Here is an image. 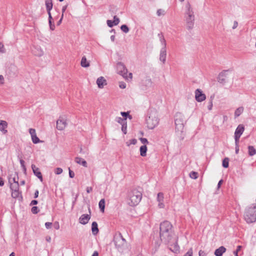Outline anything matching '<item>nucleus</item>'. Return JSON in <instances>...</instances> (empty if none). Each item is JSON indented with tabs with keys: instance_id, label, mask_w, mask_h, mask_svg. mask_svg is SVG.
<instances>
[{
	"instance_id": "obj_1",
	"label": "nucleus",
	"mask_w": 256,
	"mask_h": 256,
	"mask_svg": "<svg viewBox=\"0 0 256 256\" xmlns=\"http://www.w3.org/2000/svg\"><path fill=\"white\" fill-rule=\"evenodd\" d=\"M172 224L166 220L160 224V238L164 243H168L172 236Z\"/></svg>"
},
{
	"instance_id": "obj_2",
	"label": "nucleus",
	"mask_w": 256,
	"mask_h": 256,
	"mask_svg": "<svg viewBox=\"0 0 256 256\" xmlns=\"http://www.w3.org/2000/svg\"><path fill=\"white\" fill-rule=\"evenodd\" d=\"M244 217V220L248 224L256 222V204H252L246 208Z\"/></svg>"
},
{
	"instance_id": "obj_3",
	"label": "nucleus",
	"mask_w": 256,
	"mask_h": 256,
	"mask_svg": "<svg viewBox=\"0 0 256 256\" xmlns=\"http://www.w3.org/2000/svg\"><path fill=\"white\" fill-rule=\"evenodd\" d=\"M142 194L140 192L136 189L132 190L128 194L127 202L132 206H136L142 200Z\"/></svg>"
},
{
	"instance_id": "obj_4",
	"label": "nucleus",
	"mask_w": 256,
	"mask_h": 256,
	"mask_svg": "<svg viewBox=\"0 0 256 256\" xmlns=\"http://www.w3.org/2000/svg\"><path fill=\"white\" fill-rule=\"evenodd\" d=\"M186 7V11L184 14V18L186 24V28L190 30L194 25V12L190 3H188Z\"/></svg>"
},
{
	"instance_id": "obj_5",
	"label": "nucleus",
	"mask_w": 256,
	"mask_h": 256,
	"mask_svg": "<svg viewBox=\"0 0 256 256\" xmlns=\"http://www.w3.org/2000/svg\"><path fill=\"white\" fill-rule=\"evenodd\" d=\"M114 242L116 248L120 252H123L128 248L126 242L120 232H117L114 234Z\"/></svg>"
},
{
	"instance_id": "obj_6",
	"label": "nucleus",
	"mask_w": 256,
	"mask_h": 256,
	"mask_svg": "<svg viewBox=\"0 0 256 256\" xmlns=\"http://www.w3.org/2000/svg\"><path fill=\"white\" fill-rule=\"evenodd\" d=\"M148 114V116L146 118L147 127L149 129L152 130L158 126L159 122L158 114L156 111L151 110Z\"/></svg>"
},
{
	"instance_id": "obj_7",
	"label": "nucleus",
	"mask_w": 256,
	"mask_h": 256,
	"mask_svg": "<svg viewBox=\"0 0 256 256\" xmlns=\"http://www.w3.org/2000/svg\"><path fill=\"white\" fill-rule=\"evenodd\" d=\"M67 118L65 116H60L56 121V128L59 130H64L67 126Z\"/></svg>"
},
{
	"instance_id": "obj_8",
	"label": "nucleus",
	"mask_w": 256,
	"mask_h": 256,
	"mask_svg": "<svg viewBox=\"0 0 256 256\" xmlns=\"http://www.w3.org/2000/svg\"><path fill=\"white\" fill-rule=\"evenodd\" d=\"M116 70L118 74L122 76L124 78H128V70L122 63L118 62L117 64Z\"/></svg>"
},
{
	"instance_id": "obj_9",
	"label": "nucleus",
	"mask_w": 256,
	"mask_h": 256,
	"mask_svg": "<svg viewBox=\"0 0 256 256\" xmlns=\"http://www.w3.org/2000/svg\"><path fill=\"white\" fill-rule=\"evenodd\" d=\"M18 177L17 174L14 172H12L8 176V182L10 185V188H12L14 184H18Z\"/></svg>"
},
{
	"instance_id": "obj_10",
	"label": "nucleus",
	"mask_w": 256,
	"mask_h": 256,
	"mask_svg": "<svg viewBox=\"0 0 256 256\" xmlns=\"http://www.w3.org/2000/svg\"><path fill=\"white\" fill-rule=\"evenodd\" d=\"M12 190V196L13 198H18V200H21L22 198V196L19 192V185L14 184L12 186V188H10Z\"/></svg>"
},
{
	"instance_id": "obj_11",
	"label": "nucleus",
	"mask_w": 256,
	"mask_h": 256,
	"mask_svg": "<svg viewBox=\"0 0 256 256\" xmlns=\"http://www.w3.org/2000/svg\"><path fill=\"white\" fill-rule=\"evenodd\" d=\"M195 98L198 102H202L206 100V96L200 89H197L195 91Z\"/></svg>"
},
{
	"instance_id": "obj_12",
	"label": "nucleus",
	"mask_w": 256,
	"mask_h": 256,
	"mask_svg": "<svg viewBox=\"0 0 256 256\" xmlns=\"http://www.w3.org/2000/svg\"><path fill=\"white\" fill-rule=\"evenodd\" d=\"M90 218V215L88 214H83L79 218V222L81 224H86L88 223Z\"/></svg>"
},
{
	"instance_id": "obj_13",
	"label": "nucleus",
	"mask_w": 256,
	"mask_h": 256,
	"mask_svg": "<svg viewBox=\"0 0 256 256\" xmlns=\"http://www.w3.org/2000/svg\"><path fill=\"white\" fill-rule=\"evenodd\" d=\"M164 194L162 192H158L157 194V201L158 202V206L160 208H162L164 207Z\"/></svg>"
},
{
	"instance_id": "obj_14",
	"label": "nucleus",
	"mask_w": 256,
	"mask_h": 256,
	"mask_svg": "<svg viewBox=\"0 0 256 256\" xmlns=\"http://www.w3.org/2000/svg\"><path fill=\"white\" fill-rule=\"evenodd\" d=\"M44 54V50L39 46H35L34 50H33V54L37 56H41Z\"/></svg>"
},
{
	"instance_id": "obj_15",
	"label": "nucleus",
	"mask_w": 256,
	"mask_h": 256,
	"mask_svg": "<svg viewBox=\"0 0 256 256\" xmlns=\"http://www.w3.org/2000/svg\"><path fill=\"white\" fill-rule=\"evenodd\" d=\"M166 48H162L160 50V60L164 64L166 62Z\"/></svg>"
},
{
	"instance_id": "obj_16",
	"label": "nucleus",
	"mask_w": 256,
	"mask_h": 256,
	"mask_svg": "<svg viewBox=\"0 0 256 256\" xmlns=\"http://www.w3.org/2000/svg\"><path fill=\"white\" fill-rule=\"evenodd\" d=\"M96 84L100 88H102L104 86L106 85V80L103 76L99 77L96 80Z\"/></svg>"
},
{
	"instance_id": "obj_17",
	"label": "nucleus",
	"mask_w": 256,
	"mask_h": 256,
	"mask_svg": "<svg viewBox=\"0 0 256 256\" xmlns=\"http://www.w3.org/2000/svg\"><path fill=\"white\" fill-rule=\"evenodd\" d=\"M8 128V123L5 120H0V130L4 134H6L8 131L6 128Z\"/></svg>"
},
{
	"instance_id": "obj_18",
	"label": "nucleus",
	"mask_w": 256,
	"mask_h": 256,
	"mask_svg": "<svg viewBox=\"0 0 256 256\" xmlns=\"http://www.w3.org/2000/svg\"><path fill=\"white\" fill-rule=\"evenodd\" d=\"M244 130V127L242 124H239L236 130L234 136H240Z\"/></svg>"
},
{
	"instance_id": "obj_19",
	"label": "nucleus",
	"mask_w": 256,
	"mask_h": 256,
	"mask_svg": "<svg viewBox=\"0 0 256 256\" xmlns=\"http://www.w3.org/2000/svg\"><path fill=\"white\" fill-rule=\"evenodd\" d=\"M226 251V248L223 246H221L219 248L216 250L214 252V254L216 256H222V254L224 253Z\"/></svg>"
},
{
	"instance_id": "obj_20",
	"label": "nucleus",
	"mask_w": 256,
	"mask_h": 256,
	"mask_svg": "<svg viewBox=\"0 0 256 256\" xmlns=\"http://www.w3.org/2000/svg\"><path fill=\"white\" fill-rule=\"evenodd\" d=\"M45 4L48 14H51L50 10L53 6L52 0H46Z\"/></svg>"
},
{
	"instance_id": "obj_21",
	"label": "nucleus",
	"mask_w": 256,
	"mask_h": 256,
	"mask_svg": "<svg viewBox=\"0 0 256 256\" xmlns=\"http://www.w3.org/2000/svg\"><path fill=\"white\" fill-rule=\"evenodd\" d=\"M92 232L94 235L96 234L98 232V224L96 222H94L92 224Z\"/></svg>"
},
{
	"instance_id": "obj_22",
	"label": "nucleus",
	"mask_w": 256,
	"mask_h": 256,
	"mask_svg": "<svg viewBox=\"0 0 256 256\" xmlns=\"http://www.w3.org/2000/svg\"><path fill=\"white\" fill-rule=\"evenodd\" d=\"M75 162L77 164H82L84 167H87L86 162L81 158H78V157L76 158L75 159Z\"/></svg>"
},
{
	"instance_id": "obj_23",
	"label": "nucleus",
	"mask_w": 256,
	"mask_h": 256,
	"mask_svg": "<svg viewBox=\"0 0 256 256\" xmlns=\"http://www.w3.org/2000/svg\"><path fill=\"white\" fill-rule=\"evenodd\" d=\"M34 168L35 166H33V173L40 179V182H42L43 179L41 172L39 171L38 168L34 169Z\"/></svg>"
},
{
	"instance_id": "obj_24",
	"label": "nucleus",
	"mask_w": 256,
	"mask_h": 256,
	"mask_svg": "<svg viewBox=\"0 0 256 256\" xmlns=\"http://www.w3.org/2000/svg\"><path fill=\"white\" fill-rule=\"evenodd\" d=\"M48 15V24L50 26V30H54L55 29V25L54 24L53 19L51 14Z\"/></svg>"
},
{
	"instance_id": "obj_25",
	"label": "nucleus",
	"mask_w": 256,
	"mask_h": 256,
	"mask_svg": "<svg viewBox=\"0 0 256 256\" xmlns=\"http://www.w3.org/2000/svg\"><path fill=\"white\" fill-rule=\"evenodd\" d=\"M80 65L82 67L88 68L90 66V63L86 60V58L85 56H83L82 58Z\"/></svg>"
},
{
	"instance_id": "obj_26",
	"label": "nucleus",
	"mask_w": 256,
	"mask_h": 256,
	"mask_svg": "<svg viewBox=\"0 0 256 256\" xmlns=\"http://www.w3.org/2000/svg\"><path fill=\"white\" fill-rule=\"evenodd\" d=\"M158 36H159L160 41L162 46V48H166V42L163 34H159Z\"/></svg>"
},
{
	"instance_id": "obj_27",
	"label": "nucleus",
	"mask_w": 256,
	"mask_h": 256,
	"mask_svg": "<svg viewBox=\"0 0 256 256\" xmlns=\"http://www.w3.org/2000/svg\"><path fill=\"white\" fill-rule=\"evenodd\" d=\"M147 147L146 145H143L140 147V154L142 156H145L146 154Z\"/></svg>"
},
{
	"instance_id": "obj_28",
	"label": "nucleus",
	"mask_w": 256,
	"mask_h": 256,
	"mask_svg": "<svg viewBox=\"0 0 256 256\" xmlns=\"http://www.w3.org/2000/svg\"><path fill=\"white\" fill-rule=\"evenodd\" d=\"M244 110V108L242 106H240L236 108L234 112L235 118L239 116L243 112Z\"/></svg>"
},
{
	"instance_id": "obj_29",
	"label": "nucleus",
	"mask_w": 256,
	"mask_h": 256,
	"mask_svg": "<svg viewBox=\"0 0 256 256\" xmlns=\"http://www.w3.org/2000/svg\"><path fill=\"white\" fill-rule=\"evenodd\" d=\"M98 206L100 210V211L102 212L104 211V208H105V200L104 199L102 198L100 200L98 203Z\"/></svg>"
},
{
	"instance_id": "obj_30",
	"label": "nucleus",
	"mask_w": 256,
	"mask_h": 256,
	"mask_svg": "<svg viewBox=\"0 0 256 256\" xmlns=\"http://www.w3.org/2000/svg\"><path fill=\"white\" fill-rule=\"evenodd\" d=\"M248 153L250 156H253L256 154V150L253 146H248Z\"/></svg>"
},
{
	"instance_id": "obj_31",
	"label": "nucleus",
	"mask_w": 256,
	"mask_h": 256,
	"mask_svg": "<svg viewBox=\"0 0 256 256\" xmlns=\"http://www.w3.org/2000/svg\"><path fill=\"white\" fill-rule=\"evenodd\" d=\"M44 141L40 140L36 134L35 130L33 129V143L38 144V142H43Z\"/></svg>"
},
{
	"instance_id": "obj_32",
	"label": "nucleus",
	"mask_w": 256,
	"mask_h": 256,
	"mask_svg": "<svg viewBox=\"0 0 256 256\" xmlns=\"http://www.w3.org/2000/svg\"><path fill=\"white\" fill-rule=\"evenodd\" d=\"M116 120L119 124H120L121 125L125 124L126 122V118H122L120 117H117L116 118Z\"/></svg>"
},
{
	"instance_id": "obj_33",
	"label": "nucleus",
	"mask_w": 256,
	"mask_h": 256,
	"mask_svg": "<svg viewBox=\"0 0 256 256\" xmlns=\"http://www.w3.org/2000/svg\"><path fill=\"white\" fill-rule=\"evenodd\" d=\"M229 159L228 158H226L222 161V166L224 168H227L228 166Z\"/></svg>"
},
{
	"instance_id": "obj_34",
	"label": "nucleus",
	"mask_w": 256,
	"mask_h": 256,
	"mask_svg": "<svg viewBox=\"0 0 256 256\" xmlns=\"http://www.w3.org/2000/svg\"><path fill=\"white\" fill-rule=\"evenodd\" d=\"M175 123H176V128L178 130H180V132H182V130L184 129V125H183V124H177V120H176Z\"/></svg>"
},
{
	"instance_id": "obj_35",
	"label": "nucleus",
	"mask_w": 256,
	"mask_h": 256,
	"mask_svg": "<svg viewBox=\"0 0 256 256\" xmlns=\"http://www.w3.org/2000/svg\"><path fill=\"white\" fill-rule=\"evenodd\" d=\"M120 114L122 116L124 117V118H128L130 120L132 118V116L130 115L128 112H121Z\"/></svg>"
},
{
	"instance_id": "obj_36",
	"label": "nucleus",
	"mask_w": 256,
	"mask_h": 256,
	"mask_svg": "<svg viewBox=\"0 0 256 256\" xmlns=\"http://www.w3.org/2000/svg\"><path fill=\"white\" fill-rule=\"evenodd\" d=\"M121 30L125 33H128L129 32V28L126 24H123L120 27Z\"/></svg>"
},
{
	"instance_id": "obj_37",
	"label": "nucleus",
	"mask_w": 256,
	"mask_h": 256,
	"mask_svg": "<svg viewBox=\"0 0 256 256\" xmlns=\"http://www.w3.org/2000/svg\"><path fill=\"white\" fill-rule=\"evenodd\" d=\"M198 174L195 172H192L190 174V176L193 179H196L198 178Z\"/></svg>"
},
{
	"instance_id": "obj_38",
	"label": "nucleus",
	"mask_w": 256,
	"mask_h": 256,
	"mask_svg": "<svg viewBox=\"0 0 256 256\" xmlns=\"http://www.w3.org/2000/svg\"><path fill=\"white\" fill-rule=\"evenodd\" d=\"M126 128H127L126 122L125 124L122 125V130L124 132V134H126Z\"/></svg>"
},
{
	"instance_id": "obj_39",
	"label": "nucleus",
	"mask_w": 256,
	"mask_h": 256,
	"mask_svg": "<svg viewBox=\"0 0 256 256\" xmlns=\"http://www.w3.org/2000/svg\"><path fill=\"white\" fill-rule=\"evenodd\" d=\"M120 22V19L116 16H114L113 23L115 26L118 25Z\"/></svg>"
},
{
	"instance_id": "obj_40",
	"label": "nucleus",
	"mask_w": 256,
	"mask_h": 256,
	"mask_svg": "<svg viewBox=\"0 0 256 256\" xmlns=\"http://www.w3.org/2000/svg\"><path fill=\"white\" fill-rule=\"evenodd\" d=\"M156 14L158 16H164V10L162 9H159L157 10Z\"/></svg>"
},
{
	"instance_id": "obj_41",
	"label": "nucleus",
	"mask_w": 256,
	"mask_h": 256,
	"mask_svg": "<svg viewBox=\"0 0 256 256\" xmlns=\"http://www.w3.org/2000/svg\"><path fill=\"white\" fill-rule=\"evenodd\" d=\"M192 249L190 248L184 256H192Z\"/></svg>"
},
{
	"instance_id": "obj_42",
	"label": "nucleus",
	"mask_w": 256,
	"mask_h": 256,
	"mask_svg": "<svg viewBox=\"0 0 256 256\" xmlns=\"http://www.w3.org/2000/svg\"><path fill=\"white\" fill-rule=\"evenodd\" d=\"M62 168H56V170H54V172L56 174H62Z\"/></svg>"
},
{
	"instance_id": "obj_43",
	"label": "nucleus",
	"mask_w": 256,
	"mask_h": 256,
	"mask_svg": "<svg viewBox=\"0 0 256 256\" xmlns=\"http://www.w3.org/2000/svg\"><path fill=\"white\" fill-rule=\"evenodd\" d=\"M6 52V50L4 46V45L0 42V52L1 53H4Z\"/></svg>"
},
{
	"instance_id": "obj_44",
	"label": "nucleus",
	"mask_w": 256,
	"mask_h": 256,
	"mask_svg": "<svg viewBox=\"0 0 256 256\" xmlns=\"http://www.w3.org/2000/svg\"><path fill=\"white\" fill-rule=\"evenodd\" d=\"M106 23L108 26L110 28H112L114 26H115L113 23V21L111 20H107Z\"/></svg>"
},
{
	"instance_id": "obj_45",
	"label": "nucleus",
	"mask_w": 256,
	"mask_h": 256,
	"mask_svg": "<svg viewBox=\"0 0 256 256\" xmlns=\"http://www.w3.org/2000/svg\"><path fill=\"white\" fill-rule=\"evenodd\" d=\"M4 78L3 76L0 75V86H2L4 84Z\"/></svg>"
},
{
	"instance_id": "obj_46",
	"label": "nucleus",
	"mask_w": 256,
	"mask_h": 256,
	"mask_svg": "<svg viewBox=\"0 0 256 256\" xmlns=\"http://www.w3.org/2000/svg\"><path fill=\"white\" fill-rule=\"evenodd\" d=\"M53 226L56 230H58L60 228V224L58 222H54Z\"/></svg>"
},
{
	"instance_id": "obj_47",
	"label": "nucleus",
	"mask_w": 256,
	"mask_h": 256,
	"mask_svg": "<svg viewBox=\"0 0 256 256\" xmlns=\"http://www.w3.org/2000/svg\"><path fill=\"white\" fill-rule=\"evenodd\" d=\"M240 136H234V140H235V144L236 146H238L239 139Z\"/></svg>"
},
{
	"instance_id": "obj_48",
	"label": "nucleus",
	"mask_w": 256,
	"mask_h": 256,
	"mask_svg": "<svg viewBox=\"0 0 256 256\" xmlns=\"http://www.w3.org/2000/svg\"><path fill=\"white\" fill-rule=\"evenodd\" d=\"M52 226V223L50 222H46L45 223L46 228L48 229L51 228Z\"/></svg>"
},
{
	"instance_id": "obj_49",
	"label": "nucleus",
	"mask_w": 256,
	"mask_h": 256,
	"mask_svg": "<svg viewBox=\"0 0 256 256\" xmlns=\"http://www.w3.org/2000/svg\"><path fill=\"white\" fill-rule=\"evenodd\" d=\"M40 211L39 209L38 208V207L36 206H33V214H37Z\"/></svg>"
},
{
	"instance_id": "obj_50",
	"label": "nucleus",
	"mask_w": 256,
	"mask_h": 256,
	"mask_svg": "<svg viewBox=\"0 0 256 256\" xmlns=\"http://www.w3.org/2000/svg\"><path fill=\"white\" fill-rule=\"evenodd\" d=\"M140 142H142V143L143 144H146L148 143V140L146 138H140Z\"/></svg>"
},
{
	"instance_id": "obj_51",
	"label": "nucleus",
	"mask_w": 256,
	"mask_h": 256,
	"mask_svg": "<svg viewBox=\"0 0 256 256\" xmlns=\"http://www.w3.org/2000/svg\"><path fill=\"white\" fill-rule=\"evenodd\" d=\"M69 176L71 178H73L74 176V173L69 168Z\"/></svg>"
},
{
	"instance_id": "obj_52",
	"label": "nucleus",
	"mask_w": 256,
	"mask_h": 256,
	"mask_svg": "<svg viewBox=\"0 0 256 256\" xmlns=\"http://www.w3.org/2000/svg\"><path fill=\"white\" fill-rule=\"evenodd\" d=\"M198 254H199V256H206V252L202 250H200L199 251Z\"/></svg>"
},
{
	"instance_id": "obj_53",
	"label": "nucleus",
	"mask_w": 256,
	"mask_h": 256,
	"mask_svg": "<svg viewBox=\"0 0 256 256\" xmlns=\"http://www.w3.org/2000/svg\"><path fill=\"white\" fill-rule=\"evenodd\" d=\"M136 139H132V140H130V144H127V145L128 146H130V144H135L136 143Z\"/></svg>"
},
{
	"instance_id": "obj_54",
	"label": "nucleus",
	"mask_w": 256,
	"mask_h": 256,
	"mask_svg": "<svg viewBox=\"0 0 256 256\" xmlns=\"http://www.w3.org/2000/svg\"><path fill=\"white\" fill-rule=\"evenodd\" d=\"M238 26V22L236 21L234 22V25L232 26V29L236 28Z\"/></svg>"
},
{
	"instance_id": "obj_55",
	"label": "nucleus",
	"mask_w": 256,
	"mask_h": 256,
	"mask_svg": "<svg viewBox=\"0 0 256 256\" xmlns=\"http://www.w3.org/2000/svg\"><path fill=\"white\" fill-rule=\"evenodd\" d=\"M120 87L121 88H125L126 87V84L124 82H122L120 84Z\"/></svg>"
},
{
	"instance_id": "obj_56",
	"label": "nucleus",
	"mask_w": 256,
	"mask_h": 256,
	"mask_svg": "<svg viewBox=\"0 0 256 256\" xmlns=\"http://www.w3.org/2000/svg\"><path fill=\"white\" fill-rule=\"evenodd\" d=\"M223 75L224 73H221L219 76V81L220 82H221L225 80L224 78L220 79V77L222 76Z\"/></svg>"
},
{
	"instance_id": "obj_57",
	"label": "nucleus",
	"mask_w": 256,
	"mask_h": 256,
	"mask_svg": "<svg viewBox=\"0 0 256 256\" xmlns=\"http://www.w3.org/2000/svg\"><path fill=\"white\" fill-rule=\"evenodd\" d=\"M212 107V100H210L209 103V105L208 106V109L209 110H211Z\"/></svg>"
},
{
	"instance_id": "obj_58",
	"label": "nucleus",
	"mask_w": 256,
	"mask_h": 256,
	"mask_svg": "<svg viewBox=\"0 0 256 256\" xmlns=\"http://www.w3.org/2000/svg\"><path fill=\"white\" fill-rule=\"evenodd\" d=\"M92 190V187H87L86 188V192L88 193H90Z\"/></svg>"
},
{
	"instance_id": "obj_59",
	"label": "nucleus",
	"mask_w": 256,
	"mask_h": 256,
	"mask_svg": "<svg viewBox=\"0 0 256 256\" xmlns=\"http://www.w3.org/2000/svg\"><path fill=\"white\" fill-rule=\"evenodd\" d=\"M63 16H64V14H62V17H61L60 19L59 20V21L57 23V25L59 26V25L60 24L62 23V20Z\"/></svg>"
},
{
	"instance_id": "obj_60",
	"label": "nucleus",
	"mask_w": 256,
	"mask_h": 256,
	"mask_svg": "<svg viewBox=\"0 0 256 256\" xmlns=\"http://www.w3.org/2000/svg\"><path fill=\"white\" fill-rule=\"evenodd\" d=\"M132 73H129L128 74V78H126V80H128V79H132Z\"/></svg>"
},
{
	"instance_id": "obj_61",
	"label": "nucleus",
	"mask_w": 256,
	"mask_h": 256,
	"mask_svg": "<svg viewBox=\"0 0 256 256\" xmlns=\"http://www.w3.org/2000/svg\"><path fill=\"white\" fill-rule=\"evenodd\" d=\"M222 180H220L218 182V188H220V186H221V184H222Z\"/></svg>"
},
{
	"instance_id": "obj_62",
	"label": "nucleus",
	"mask_w": 256,
	"mask_h": 256,
	"mask_svg": "<svg viewBox=\"0 0 256 256\" xmlns=\"http://www.w3.org/2000/svg\"><path fill=\"white\" fill-rule=\"evenodd\" d=\"M38 190H36L34 193V198H36L38 196Z\"/></svg>"
},
{
	"instance_id": "obj_63",
	"label": "nucleus",
	"mask_w": 256,
	"mask_h": 256,
	"mask_svg": "<svg viewBox=\"0 0 256 256\" xmlns=\"http://www.w3.org/2000/svg\"><path fill=\"white\" fill-rule=\"evenodd\" d=\"M92 256H98V253L97 251L94 252Z\"/></svg>"
},
{
	"instance_id": "obj_64",
	"label": "nucleus",
	"mask_w": 256,
	"mask_h": 256,
	"mask_svg": "<svg viewBox=\"0 0 256 256\" xmlns=\"http://www.w3.org/2000/svg\"><path fill=\"white\" fill-rule=\"evenodd\" d=\"M110 40L112 42H114L115 40V36L114 35H112L110 36Z\"/></svg>"
}]
</instances>
